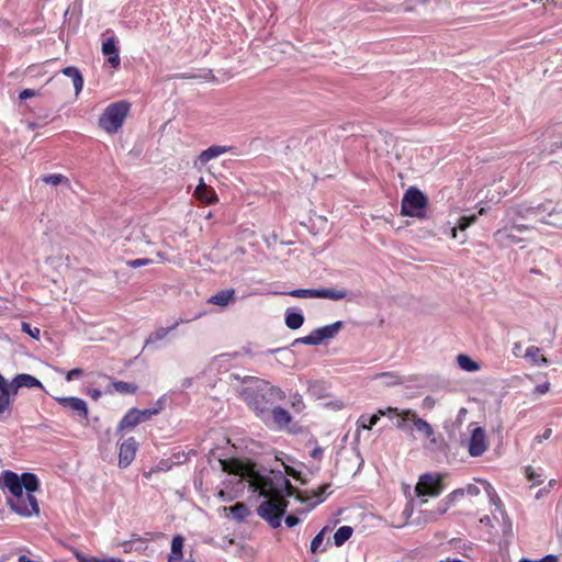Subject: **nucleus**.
Here are the masks:
<instances>
[{"label":"nucleus","instance_id":"obj_1","mask_svg":"<svg viewBox=\"0 0 562 562\" xmlns=\"http://www.w3.org/2000/svg\"><path fill=\"white\" fill-rule=\"evenodd\" d=\"M258 485L252 491L258 492L267 499L259 505L257 512L272 528L281 526V518L289 505L285 499L286 496H294L302 502L308 498L304 497L303 493L294 487L281 472L273 474V476H265Z\"/></svg>","mask_w":562,"mask_h":562},{"label":"nucleus","instance_id":"obj_2","mask_svg":"<svg viewBox=\"0 0 562 562\" xmlns=\"http://www.w3.org/2000/svg\"><path fill=\"white\" fill-rule=\"evenodd\" d=\"M0 488L8 491L12 497L7 498L9 508L21 517L40 515V505L34 493L40 490V480L34 473L24 472L18 475L5 470L0 475Z\"/></svg>","mask_w":562,"mask_h":562},{"label":"nucleus","instance_id":"obj_3","mask_svg":"<svg viewBox=\"0 0 562 562\" xmlns=\"http://www.w3.org/2000/svg\"><path fill=\"white\" fill-rule=\"evenodd\" d=\"M220 463L224 472L240 476L251 488L258 487L259 482L266 476L256 470L255 463H246L236 458L221 459Z\"/></svg>","mask_w":562,"mask_h":562},{"label":"nucleus","instance_id":"obj_4","mask_svg":"<svg viewBox=\"0 0 562 562\" xmlns=\"http://www.w3.org/2000/svg\"><path fill=\"white\" fill-rule=\"evenodd\" d=\"M130 109V102L124 100L109 104L99 119V126L109 134L116 133L122 127Z\"/></svg>","mask_w":562,"mask_h":562},{"label":"nucleus","instance_id":"obj_5","mask_svg":"<svg viewBox=\"0 0 562 562\" xmlns=\"http://www.w3.org/2000/svg\"><path fill=\"white\" fill-rule=\"evenodd\" d=\"M428 205L427 195L415 187L408 188L401 202V215L409 217H426V207Z\"/></svg>","mask_w":562,"mask_h":562},{"label":"nucleus","instance_id":"obj_6","mask_svg":"<svg viewBox=\"0 0 562 562\" xmlns=\"http://www.w3.org/2000/svg\"><path fill=\"white\" fill-rule=\"evenodd\" d=\"M446 474L440 473H425L419 476L416 484L415 492L418 497L430 496L437 497L445 490L443 480Z\"/></svg>","mask_w":562,"mask_h":562},{"label":"nucleus","instance_id":"obj_7","mask_svg":"<svg viewBox=\"0 0 562 562\" xmlns=\"http://www.w3.org/2000/svg\"><path fill=\"white\" fill-rule=\"evenodd\" d=\"M396 417L398 418L396 422V427L403 431L411 430L408 423H412L415 429L422 432L426 438H429L434 435V429L431 425L423 418H419L416 413L412 409H398Z\"/></svg>","mask_w":562,"mask_h":562},{"label":"nucleus","instance_id":"obj_8","mask_svg":"<svg viewBox=\"0 0 562 562\" xmlns=\"http://www.w3.org/2000/svg\"><path fill=\"white\" fill-rule=\"evenodd\" d=\"M286 294L300 299H328L333 301H339L347 296L345 290L336 289H296Z\"/></svg>","mask_w":562,"mask_h":562},{"label":"nucleus","instance_id":"obj_9","mask_svg":"<svg viewBox=\"0 0 562 562\" xmlns=\"http://www.w3.org/2000/svg\"><path fill=\"white\" fill-rule=\"evenodd\" d=\"M529 229L527 225L513 224L510 227H503L494 233V238L504 246L517 245L522 239L514 234V232L522 233Z\"/></svg>","mask_w":562,"mask_h":562},{"label":"nucleus","instance_id":"obj_10","mask_svg":"<svg viewBox=\"0 0 562 562\" xmlns=\"http://www.w3.org/2000/svg\"><path fill=\"white\" fill-rule=\"evenodd\" d=\"M397 414V407H387L385 409H378V412L371 416L361 415L357 420L358 429L371 430L373 426L380 420L382 416H391Z\"/></svg>","mask_w":562,"mask_h":562},{"label":"nucleus","instance_id":"obj_11","mask_svg":"<svg viewBox=\"0 0 562 562\" xmlns=\"http://www.w3.org/2000/svg\"><path fill=\"white\" fill-rule=\"evenodd\" d=\"M56 401L64 407L71 409L76 413L80 418L88 419V406L87 403L79 397L69 396V397H57Z\"/></svg>","mask_w":562,"mask_h":562},{"label":"nucleus","instance_id":"obj_12","mask_svg":"<svg viewBox=\"0 0 562 562\" xmlns=\"http://www.w3.org/2000/svg\"><path fill=\"white\" fill-rule=\"evenodd\" d=\"M137 451V442L134 438H128L121 443L119 453V465L121 468H127L133 460Z\"/></svg>","mask_w":562,"mask_h":562},{"label":"nucleus","instance_id":"obj_13","mask_svg":"<svg viewBox=\"0 0 562 562\" xmlns=\"http://www.w3.org/2000/svg\"><path fill=\"white\" fill-rule=\"evenodd\" d=\"M193 195L199 202L205 205H211L218 202V196L215 190L207 186L203 178H200L199 184L196 186Z\"/></svg>","mask_w":562,"mask_h":562},{"label":"nucleus","instance_id":"obj_14","mask_svg":"<svg viewBox=\"0 0 562 562\" xmlns=\"http://www.w3.org/2000/svg\"><path fill=\"white\" fill-rule=\"evenodd\" d=\"M22 387L33 389L38 387L43 389L42 382L36 379L35 376L27 374V373H21L14 376V379L11 382V392L12 395H15L18 391Z\"/></svg>","mask_w":562,"mask_h":562},{"label":"nucleus","instance_id":"obj_15","mask_svg":"<svg viewBox=\"0 0 562 562\" xmlns=\"http://www.w3.org/2000/svg\"><path fill=\"white\" fill-rule=\"evenodd\" d=\"M102 53L108 57L106 61L112 68L117 69L120 67L121 58L114 37H109L102 43Z\"/></svg>","mask_w":562,"mask_h":562},{"label":"nucleus","instance_id":"obj_16","mask_svg":"<svg viewBox=\"0 0 562 562\" xmlns=\"http://www.w3.org/2000/svg\"><path fill=\"white\" fill-rule=\"evenodd\" d=\"M486 450L485 434L482 428H476L470 439L469 452L473 457L481 456Z\"/></svg>","mask_w":562,"mask_h":562},{"label":"nucleus","instance_id":"obj_17","mask_svg":"<svg viewBox=\"0 0 562 562\" xmlns=\"http://www.w3.org/2000/svg\"><path fill=\"white\" fill-rule=\"evenodd\" d=\"M536 209H538L537 215L539 217V221L547 224H550V222L546 220L543 214L552 216L553 214H558L562 211L561 204L558 201L553 200H546L544 202L538 204Z\"/></svg>","mask_w":562,"mask_h":562},{"label":"nucleus","instance_id":"obj_18","mask_svg":"<svg viewBox=\"0 0 562 562\" xmlns=\"http://www.w3.org/2000/svg\"><path fill=\"white\" fill-rule=\"evenodd\" d=\"M235 300V290L234 289H225L221 290L209 299V303L218 305V306H227L231 302Z\"/></svg>","mask_w":562,"mask_h":562},{"label":"nucleus","instance_id":"obj_19","mask_svg":"<svg viewBox=\"0 0 562 562\" xmlns=\"http://www.w3.org/2000/svg\"><path fill=\"white\" fill-rule=\"evenodd\" d=\"M536 206L527 205V204H519L515 207H512L507 214L512 215V220L514 221L515 217H521V218H529V217H538L537 215Z\"/></svg>","mask_w":562,"mask_h":562},{"label":"nucleus","instance_id":"obj_20","mask_svg":"<svg viewBox=\"0 0 562 562\" xmlns=\"http://www.w3.org/2000/svg\"><path fill=\"white\" fill-rule=\"evenodd\" d=\"M186 322L187 321H184L183 318H180L179 321H177L170 327H160V328H158L157 330H155L154 333H151L149 335V337L146 340V344L147 345L148 344H155V342H157L159 340L165 339L171 330L176 329L180 324L186 323Z\"/></svg>","mask_w":562,"mask_h":562},{"label":"nucleus","instance_id":"obj_21","mask_svg":"<svg viewBox=\"0 0 562 562\" xmlns=\"http://www.w3.org/2000/svg\"><path fill=\"white\" fill-rule=\"evenodd\" d=\"M228 149L229 148L226 146L213 145V146L209 147L207 149L203 150L199 155V160L201 164H206L211 159H214V158L227 153Z\"/></svg>","mask_w":562,"mask_h":562},{"label":"nucleus","instance_id":"obj_22","mask_svg":"<svg viewBox=\"0 0 562 562\" xmlns=\"http://www.w3.org/2000/svg\"><path fill=\"white\" fill-rule=\"evenodd\" d=\"M61 72L65 76L71 78L76 94H78L83 88V77L79 69L77 67L69 66L64 68Z\"/></svg>","mask_w":562,"mask_h":562},{"label":"nucleus","instance_id":"obj_23","mask_svg":"<svg viewBox=\"0 0 562 562\" xmlns=\"http://www.w3.org/2000/svg\"><path fill=\"white\" fill-rule=\"evenodd\" d=\"M271 416L273 423L279 428L286 427L292 420L290 413L280 406H277L272 409Z\"/></svg>","mask_w":562,"mask_h":562},{"label":"nucleus","instance_id":"obj_24","mask_svg":"<svg viewBox=\"0 0 562 562\" xmlns=\"http://www.w3.org/2000/svg\"><path fill=\"white\" fill-rule=\"evenodd\" d=\"M140 417H138V409H130L121 419L119 424L120 429H131L140 424Z\"/></svg>","mask_w":562,"mask_h":562},{"label":"nucleus","instance_id":"obj_25","mask_svg":"<svg viewBox=\"0 0 562 562\" xmlns=\"http://www.w3.org/2000/svg\"><path fill=\"white\" fill-rule=\"evenodd\" d=\"M341 327L342 322L338 321L331 325L316 328V335L318 336L319 341L322 342L325 339L333 338Z\"/></svg>","mask_w":562,"mask_h":562},{"label":"nucleus","instance_id":"obj_26","mask_svg":"<svg viewBox=\"0 0 562 562\" xmlns=\"http://www.w3.org/2000/svg\"><path fill=\"white\" fill-rule=\"evenodd\" d=\"M525 356L536 366H547L549 363L548 359L541 353L540 348L536 346L528 347Z\"/></svg>","mask_w":562,"mask_h":562},{"label":"nucleus","instance_id":"obj_27","mask_svg":"<svg viewBox=\"0 0 562 562\" xmlns=\"http://www.w3.org/2000/svg\"><path fill=\"white\" fill-rule=\"evenodd\" d=\"M183 538L181 536H175L171 541V553L168 558V562H176L182 559Z\"/></svg>","mask_w":562,"mask_h":562},{"label":"nucleus","instance_id":"obj_28","mask_svg":"<svg viewBox=\"0 0 562 562\" xmlns=\"http://www.w3.org/2000/svg\"><path fill=\"white\" fill-rule=\"evenodd\" d=\"M353 529L350 526H341L334 533V543L341 547L352 536Z\"/></svg>","mask_w":562,"mask_h":562},{"label":"nucleus","instance_id":"obj_29","mask_svg":"<svg viewBox=\"0 0 562 562\" xmlns=\"http://www.w3.org/2000/svg\"><path fill=\"white\" fill-rule=\"evenodd\" d=\"M304 323V316L301 312H290L288 311L285 314V325L290 329H297Z\"/></svg>","mask_w":562,"mask_h":562},{"label":"nucleus","instance_id":"obj_30","mask_svg":"<svg viewBox=\"0 0 562 562\" xmlns=\"http://www.w3.org/2000/svg\"><path fill=\"white\" fill-rule=\"evenodd\" d=\"M111 386L120 394H135L138 390V386L135 383L124 381H113Z\"/></svg>","mask_w":562,"mask_h":562},{"label":"nucleus","instance_id":"obj_31","mask_svg":"<svg viewBox=\"0 0 562 562\" xmlns=\"http://www.w3.org/2000/svg\"><path fill=\"white\" fill-rule=\"evenodd\" d=\"M457 361L459 367L464 371L474 372L480 369V364L467 355H459Z\"/></svg>","mask_w":562,"mask_h":562},{"label":"nucleus","instance_id":"obj_32","mask_svg":"<svg viewBox=\"0 0 562 562\" xmlns=\"http://www.w3.org/2000/svg\"><path fill=\"white\" fill-rule=\"evenodd\" d=\"M231 515L238 521L245 520L249 515V509L244 503H237L229 507Z\"/></svg>","mask_w":562,"mask_h":562},{"label":"nucleus","instance_id":"obj_33","mask_svg":"<svg viewBox=\"0 0 562 562\" xmlns=\"http://www.w3.org/2000/svg\"><path fill=\"white\" fill-rule=\"evenodd\" d=\"M477 220V216L475 214L470 216H461L458 222V226L453 227L451 231V237H457V229L465 231L470 225L474 224Z\"/></svg>","mask_w":562,"mask_h":562},{"label":"nucleus","instance_id":"obj_34","mask_svg":"<svg viewBox=\"0 0 562 562\" xmlns=\"http://www.w3.org/2000/svg\"><path fill=\"white\" fill-rule=\"evenodd\" d=\"M329 487H330V485L326 483L311 492L312 498L316 499L313 503V507L316 506L317 504H321L322 502H324L325 498L331 493L330 491H328Z\"/></svg>","mask_w":562,"mask_h":562},{"label":"nucleus","instance_id":"obj_35","mask_svg":"<svg viewBox=\"0 0 562 562\" xmlns=\"http://www.w3.org/2000/svg\"><path fill=\"white\" fill-rule=\"evenodd\" d=\"M41 179L43 182H45L47 184H52V186H58L61 183H65L67 186L70 184L69 179L61 173L46 175V176H43Z\"/></svg>","mask_w":562,"mask_h":562},{"label":"nucleus","instance_id":"obj_36","mask_svg":"<svg viewBox=\"0 0 562 562\" xmlns=\"http://www.w3.org/2000/svg\"><path fill=\"white\" fill-rule=\"evenodd\" d=\"M75 557L79 562H123L120 559H99L97 557H88L81 551H75Z\"/></svg>","mask_w":562,"mask_h":562},{"label":"nucleus","instance_id":"obj_37","mask_svg":"<svg viewBox=\"0 0 562 562\" xmlns=\"http://www.w3.org/2000/svg\"><path fill=\"white\" fill-rule=\"evenodd\" d=\"M525 475L528 481L532 482V486L540 485L543 482L542 474L537 473L531 465L526 467Z\"/></svg>","mask_w":562,"mask_h":562},{"label":"nucleus","instance_id":"obj_38","mask_svg":"<svg viewBox=\"0 0 562 562\" xmlns=\"http://www.w3.org/2000/svg\"><path fill=\"white\" fill-rule=\"evenodd\" d=\"M326 532H327V528H326V527H324V528H323V529H322V530H321V531H319V532H318V533L313 538V540H312V542H311V551H312L313 553H316V552L319 550V548H321V546H322V543H323V541H324V539H325Z\"/></svg>","mask_w":562,"mask_h":562},{"label":"nucleus","instance_id":"obj_39","mask_svg":"<svg viewBox=\"0 0 562 562\" xmlns=\"http://www.w3.org/2000/svg\"><path fill=\"white\" fill-rule=\"evenodd\" d=\"M295 342H301L304 345H318L321 344L318 336L316 335V329H314L310 335L297 338Z\"/></svg>","mask_w":562,"mask_h":562},{"label":"nucleus","instance_id":"obj_40","mask_svg":"<svg viewBox=\"0 0 562 562\" xmlns=\"http://www.w3.org/2000/svg\"><path fill=\"white\" fill-rule=\"evenodd\" d=\"M22 330L30 335L32 338L40 339L41 330L37 327L32 328L29 323H22Z\"/></svg>","mask_w":562,"mask_h":562},{"label":"nucleus","instance_id":"obj_41","mask_svg":"<svg viewBox=\"0 0 562 562\" xmlns=\"http://www.w3.org/2000/svg\"><path fill=\"white\" fill-rule=\"evenodd\" d=\"M153 262L151 259L149 258H138V259H134V260H130L127 261V266L131 267V268H139L142 266H147V265H150Z\"/></svg>","mask_w":562,"mask_h":562},{"label":"nucleus","instance_id":"obj_42","mask_svg":"<svg viewBox=\"0 0 562 562\" xmlns=\"http://www.w3.org/2000/svg\"><path fill=\"white\" fill-rule=\"evenodd\" d=\"M10 405V395L0 393V414H3L5 411H9Z\"/></svg>","mask_w":562,"mask_h":562},{"label":"nucleus","instance_id":"obj_43","mask_svg":"<svg viewBox=\"0 0 562 562\" xmlns=\"http://www.w3.org/2000/svg\"><path fill=\"white\" fill-rule=\"evenodd\" d=\"M159 413L158 408L154 409H138V417H140V422L150 419L153 415H156Z\"/></svg>","mask_w":562,"mask_h":562},{"label":"nucleus","instance_id":"obj_44","mask_svg":"<svg viewBox=\"0 0 562 562\" xmlns=\"http://www.w3.org/2000/svg\"><path fill=\"white\" fill-rule=\"evenodd\" d=\"M0 393L1 394H8L11 395V383L8 382V380L0 374Z\"/></svg>","mask_w":562,"mask_h":562},{"label":"nucleus","instance_id":"obj_45","mask_svg":"<svg viewBox=\"0 0 562 562\" xmlns=\"http://www.w3.org/2000/svg\"><path fill=\"white\" fill-rule=\"evenodd\" d=\"M519 562H558V557L554 554H548L539 560H530L527 558H521Z\"/></svg>","mask_w":562,"mask_h":562},{"label":"nucleus","instance_id":"obj_46","mask_svg":"<svg viewBox=\"0 0 562 562\" xmlns=\"http://www.w3.org/2000/svg\"><path fill=\"white\" fill-rule=\"evenodd\" d=\"M171 465L172 463L169 459H161L157 464L156 472L168 471L171 469Z\"/></svg>","mask_w":562,"mask_h":562},{"label":"nucleus","instance_id":"obj_47","mask_svg":"<svg viewBox=\"0 0 562 562\" xmlns=\"http://www.w3.org/2000/svg\"><path fill=\"white\" fill-rule=\"evenodd\" d=\"M82 374H83V371L81 369H79V368H76V369H72V370L67 372L66 380L67 381H71L75 378L80 376Z\"/></svg>","mask_w":562,"mask_h":562},{"label":"nucleus","instance_id":"obj_48","mask_svg":"<svg viewBox=\"0 0 562 562\" xmlns=\"http://www.w3.org/2000/svg\"><path fill=\"white\" fill-rule=\"evenodd\" d=\"M36 95V92L32 89H24L20 92L19 98L21 100H26L29 98H33Z\"/></svg>","mask_w":562,"mask_h":562},{"label":"nucleus","instance_id":"obj_49","mask_svg":"<svg viewBox=\"0 0 562 562\" xmlns=\"http://www.w3.org/2000/svg\"><path fill=\"white\" fill-rule=\"evenodd\" d=\"M269 391L271 395H274L279 400H283L285 397L284 392L278 386H271Z\"/></svg>","mask_w":562,"mask_h":562},{"label":"nucleus","instance_id":"obj_50","mask_svg":"<svg viewBox=\"0 0 562 562\" xmlns=\"http://www.w3.org/2000/svg\"><path fill=\"white\" fill-rule=\"evenodd\" d=\"M299 522H300V519L294 515H289L285 517V525L289 528L296 526Z\"/></svg>","mask_w":562,"mask_h":562},{"label":"nucleus","instance_id":"obj_51","mask_svg":"<svg viewBox=\"0 0 562 562\" xmlns=\"http://www.w3.org/2000/svg\"><path fill=\"white\" fill-rule=\"evenodd\" d=\"M550 390V383L546 382L543 384H539L535 387V393L537 394H546Z\"/></svg>","mask_w":562,"mask_h":562},{"label":"nucleus","instance_id":"obj_52","mask_svg":"<svg viewBox=\"0 0 562 562\" xmlns=\"http://www.w3.org/2000/svg\"><path fill=\"white\" fill-rule=\"evenodd\" d=\"M551 434H552V429H551V428H547V429L543 431V434H542V435H540V436H537V437H536V440H537L538 442H542L543 440L549 439V438L551 437Z\"/></svg>","mask_w":562,"mask_h":562},{"label":"nucleus","instance_id":"obj_53","mask_svg":"<svg viewBox=\"0 0 562 562\" xmlns=\"http://www.w3.org/2000/svg\"><path fill=\"white\" fill-rule=\"evenodd\" d=\"M285 471H286L288 475H291L294 479L300 477V472H297L295 469H293L291 467H285Z\"/></svg>","mask_w":562,"mask_h":562},{"label":"nucleus","instance_id":"obj_54","mask_svg":"<svg viewBox=\"0 0 562 562\" xmlns=\"http://www.w3.org/2000/svg\"><path fill=\"white\" fill-rule=\"evenodd\" d=\"M89 394L91 395V397H92L93 400H98V398H100V397H101V395H102L101 391H100V390H97V389H95V390H91V391H89Z\"/></svg>","mask_w":562,"mask_h":562},{"label":"nucleus","instance_id":"obj_55","mask_svg":"<svg viewBox=\"0 0 562 562\" xmlns=\"http://www.w3.org/2000/svg\"><path fill=\"white\" fill-rule=\"evenodd\" d=\"M464 495L463 490H456L450 494L451 498L462 497Z\"/></svg>","mask_w":562,"mask_h":562},{"label":"nucleus","instance_id":"obj_56","mask_svg":"<svg viewBox=\"0 0 562 562\" xmlns=\"http://www.w3.org/2000/svg\"><path fill=\"white\" fill-rule=\"evenodd\" d=\"M546 494H549V488L543 487V488H541V490L537 493L536 498H537V499H539V498H541V497H542L543 495H546Z\"/></svg>","mask_w":562,"mask_h":562},{"label":"nucleus","instance_id":"obj_57","mask_svg":"<svg viewBox=\"0 0 562 562\" xmlns=\"http://www.w3.org/2000/svg\"><path fill=\"white\" fill-rule=\"evenodd\" d=\"M557 483H558L557 480H550L546 487L549 488V492H550L551 488H553L557 485Z\"/></svg>","mask_w":562,"mask_h":562},{"label":"nucleus","instance_id":"obj_58","mask_svg":"<svg viewBox=\"0 0 562 562\" xmlns=\"http://www.w3.org/2000/svg\"><path fill=\"white\" fill-rule=\"evenodd\" d=\"M19 562H34L33 560L29 559L26 555H20Z\"/></svg>","mask_w":562,"mask_h":562},{"label":"nucleus","instance_id":"obj_59","mask_svg":"<svg viewBox=\"0 0 562 562\" xmlns=\"http://www.w3.org/2000/svg\"><path fill=\"white\" fill-rule=\"evenodd\" d=\"M154 472H156V469H153V470H150L149 472H145V473H144V476H145L146 479H150V476H151V474H153Z\"/></svg>","mask_w":562,"mask_h":562},{"label":"nucleus","instance_id":"obj_60","mask_svg":"<svg viewBox=\"0 0 562 562\" xmlns=\"http://www.w3.org/2000/svg\"><path fill=\"white\" fill-rule=\"evenodd\" d=\"M439 562H463V561L458 560V559H450V558H448V559L439 561Z\"/></svg>","mask_w":562,"mask_h":562},{"label":"nucleus","instance_id":"obj_61","mask_svg":"<svg viewBox=\"0 0 562 562\" xmlns=\"http://www.w3.org/2000/svg\"><path fill=\"white\" fill-rule=\"evenodd\" d=\"M520 349V344L519 342H516L515 346H514V355L517 356V350Z\"/></svg>","mask_w":562,"mask_h":562},{"label":"nucleus","instance_id":"obj_62","mask_svg":"<svg viewBox=\"0 0 562 562\" xmlns=\"http://www.w3.org/2000/svg\"><path fill=\"white\" fill-rule=\"evenodd\" d=\"M318 453H321V450H319V449H316V450H314V451H313L312 456H313V457H316V456H318Z\"/></svg>","mask_w":562,"mask_h":562},{"label":"nucleus","instance_id":"obj_63","mask_svg":"<svg viewBox=\"0 0 562 562\" xmlns=\"http://www.w3.org/2000/svg\"><path fill=\"white\" fill-rule=\"evenodd\" d=\"M380 375H381V376H390V375H392V373H391V372H383V373H381Z\"/></svg>","mask_w":562,"mask_h":562},{"label":"nucleus","instance_id":"obj_64","mask_svg":"<svg viewBox=\"0 0 562 562\" xmlns=\"http://www.w3.org/2000/svg\"><path fill=\"white\" fill-rule=\"evenodd\" d=\"M224 495H225V492H224V491H220V492H218V496H220V497H224Z\"/></svg>","mask_w":562,"mask_h":562}]
</instances>
